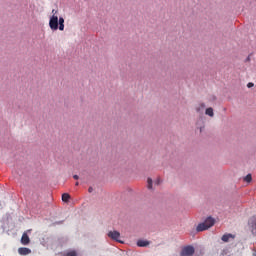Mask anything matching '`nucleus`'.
Returning a JSON list of instances; mask_svg holds the SVG:
<instances>
[{"mask_svg":"<svg viewBox=\"0 0 256 256\" xmlns=\"http://www.w3.org/2000/svg\"><path fill=\"white\" fill-rule=\"evenodd\" d=\"M58 23H62V24H65V19L63 17H60L58 19Z\"/></svg>","mask_w":256,"mask_h":256,"instance_id":"16","label":"nucleus"},{"mask_svg":"<svg viewBox=\"0 0 256 256\" xmlns=\"http://www.w3.org/2000/svg\"><path fill=\"white\" fill-rule=\"evenodd\" d=\"M148 245H149V241H147V240H138L137 241L138 247H147Z\"/></svg>","mask_w":256,"mask_h":256,"instance_id":"8","label":"nucleus"},{"mask_svg":"<svg viewBox=\"0 0 256 256\" xmlns=\"http://www.w3.org/2000/svg\"><path fill=\"white\" fill-rule=\"evenodd\" d=\"M58 29H59V31H65V24L58 23Z\"/></svg>","mask_w":256,"mask_h":256,"instance_id":"15","label":"nucleus"},{"mask_svg":"<svg viewBox=\"0 0 256 256\" xmlns=\"http://www.w3.org/2000/svg\"><path fill=\"white\" fill-rule=\"evenodd\" d=\"M147 183H148V189H153V180L151 178H148Z\"/></svg>","mask_w":256,"mask_h":256,"instance_id":"14","label":"nucleus"},{"mask_svg":"<svg viewBox=\"0 0 256 256\" xmlns=\"http://www.w3.org/2000/svg\"><path fill=\"white\" fill-rule=\"evenodd\" d=\"M253 85L254 84L250 82V83H248L247 87L250 89V87H253Z\"/></svg>","mask_w":256,"mask_h":256,"instance_id":"17","label":"nucleus"},{"mask_svg":"<svg viewBox=\"0 0 256 256\" xmlns=\"http://www.w3.org/2000/svg\"><path fill=\"white\" fill-rule=\"evenodd\" d=\"M205 114L208 115L209 117H214L215 113L213 112V108H207L205 111Z\"/></svg>","mask_w":256,"mask_h":256,"instance_id":"10","label":"nucleus"},{"mask_svg":"<svg viewBox=\"0 0 256 256\" xmlns=\"http://www.w3.org/2000/svg\"><path fill=\"white\" fill-rule=\"evenodd\" d=\"M195 255V248L193 246H186L182 248L180 256H193Z\"/></svg>","mask_w":256,"mask_h":256,"instance_id":"3","label":"nucleus"},{"mask_svg":"<svg viewBox=\"0 0 256 256\" xmlns=\"http://www.w3.org/2000/svg\"><path fill=\"white\" fill-rule=\"evenodd\" d=\"M18 253L19 255H29L31 254V249L22 247L18 249Z\"/></svg>","mask_w":256,"mask_h":256,"instance_id":"6","label":"nucleus"},{"mask_svg":"<svg viewBox=\"0 0 256 256\" xmlns=\"http://www.w3.org/2000/svg\"><path fill=\"white\" fill-rule=\"evenodd\" d=\"M64 256H78L77 251L75 250H70L64 253Z\"/></svg>","mask_w":256,"mask_h":256,"instance_id":"11","label":"nucleus"},{"mask_svg":"<svg viewBox=\"0 0 256 256\" xmlns=\"http://www.w3.org/2000/svg\"><path fill=\"white\" fill-rule=\"evenodd\" d=\"M215 225V219L208 217L203 223H200L196 231L201 232V231H207V229H211Z\"/></svg>","mask_w":256,"mask_h":256,"instance_id":"1","label":"nucleus"},{"mask_svg":"<svg viewBox=\"0 0 256 256\" xmlns=\"http://www.w3.org/2000/svg\"><path fill=\"white\" fill-rule=\"evenodd\" d=\"M73 179L77 180V179H79V176L78 175H74Z\"/></svg>","mask_w":256,"mask_h":256,"instance_id":"19","label":"nucleus"},{"mask_svg":"<svg viewBox=\"0 0 256 256\" xmlns=\"http://www.w3.org/2000/svg\"><path fill=\"white\" fill-rule=\"evenodd\" d=\"M244 181H246V183H251V181H253V177L251 176V174H248L245 178Z\"/></svg>","mask_w":256,"mask_h":256,"instance_id":"13","label":"nucleus"},{"mask_svg":"<svg viewBox=\"0 0 256 256\" xmlns=\"http://www.w3.org/2000/svg\"><path fill=\"white\" fill-rule=\"evenodd\" d=\"M52 14H53V15H57V10L53 9V10H52Z\"/></svg>","mask_w":256,"mask_h":256,"instance_id":"18","label":"nucleus"},{"mask_svg":"<svg viewBox=\"0 0 256 256\" xmlns=\"http://www.w3.org/2000/svg\"><path fill=\"white\" fill-rule=\"evenodd\" d=\"M203 109H205V104L201 103L196 107V111L197 113H201V111H203Z\"/></svg>","mask_w":256,"mask_h":256,"instance_id":"12","label":"nucleus"},{"mask_svg":"<svg viewBox=\"0 0 256 256\" xmlns=\"http://www.w3.org/2000/svg\"><path fill=\"white\" fill-rule=\"evenodd\" d=\"M75 185L78 186V185H79V182H76Z\"/></svg>","mask_w":256,"mask_h":256,"instance_id":"21","label":"nucleus"},{"mask_svg":"<svg viewBox=\"0 0 256 256\" xmlns=\"http://www.w3.org/2000/svg\"><path fill=\"white\" fill-rule=\"evenodd\" d=\"M49 27L52 31H57V29H59V16L54 14L50 17Z\"/></svg>","mask_w":256,"mask_h":256,"instance_id":"2","label":"nucleus"},{"mask_svg":"<svg viewBox=\"0 0 256 256\" xmlns=\"http://www.w3.org/2000/svg\"><path fill=\"white\" fill-rule=\"evenodd\" d=\"M21 243L22 245H29V243H31V239H29V235H27L26 232H24L22 235Z\"/></svg>","mask_w":256,"mask_h":256,"instance_id":"5","label":"nucleus"},{"mask_svg":"<svg viewBox=\"0 0 256 256\" xmlns=\"http://www.w3.org/2000/svg\"><path fill=\"white\" fill-rule=\"evenodd\" d=\"M230 239H233V235L232 234H224L221 238V240L224 242V243H227L229 242Z\"/></svg>","mask_w":256,"mask_h":256,"instance_id":"7","label":"nucleus"},{"mask_svg":"<svg viewBox=\"0 0 256 256\" xmlns=\"http://www.w3.org/2000/svg\"><path fill=\"white\" fill-rule=\"evenodd\" d=\"M88 191H89V193H91V191H93V188H89V190H88Z\"/></svg>","mask_w":256,"mask_h":256,"instance_id":"20","label":"nucleus"},{"mask_svg":"<svg viewBox=\"0 0 256 256\" xmlns=\"http://www.w3.org/2000/svg\"><path fill=\"white\" fill-rule=\"evenodd\" d=\"M108 237H110V239H113L114 241H117L118 243H122L121 240H119V237H121V233H119L118 231H110L108 233Z\"/></svg>","mask_w":256,"mask_h":256,"instance_id":"4","label":"nucleus"},{"mask_svg":"<svg viewBox=\"0 0 256 256\" xmlns=\"http://www.w3.org/2000/svg\"><path fill=\"white\" fill-rule=\"evenodd\" d=\"M253 256H256V251L253 253Z\"/></svg>","mask_w":256,"mask_h":256,"instance_id":"22","label":"nucleus"},{"mask_svg":"<svg viewBox=\"0 0 256 256\" xmlns=\"http://www.w3.org/2000/svg\"><path fill=\"white\" fill-rule=\"evenodd\" d=\"M69 199H71V195L67 194V193H64L62 194V201L64 203H68L69 202Z\"/></svg>","mask_w":256,"mask_h":256,"instance_id":"9","label":"nucleus"}]
</instances>
